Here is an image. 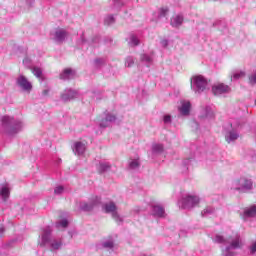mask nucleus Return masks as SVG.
<instances>
[{"label": "nucleus", "mask_w": 256, "mask_h": 256, "mask_svg": "<svg viewBox=\"0 0 256 256\" xmlns=\"http://www.w3.org/2000/svg\"><path fill=\"white\" fill-rule=\"evenodd\" d=\"M103 211H105V213H110V215H112V219H114V221L118 224L121 225V223H123V217H121V215H119V212H117V205L115 204V202L110 201L108 203H105L102 206Z\"/></svg>", "instance_id": "nucleus-8"}, {"label": "nucleus", "mask_w": 256, "mask_h": 256, "mask_svg": "<svg viewBox=\"0 0 256 256\" xmlns=\"http://www.w3.org/2000/svg\"><path fill=\"white\" fill-rule=\"evenodd\" d=\"M115 23V17L113 15H108L104 18V25H113Z\"/></svg>", "instance_id": "nucleus-32"}, {"label": "nucleus", "mask_w": 256, "mask_h": 256, "mask_svg": "<svg viewBox=\"0 0 256 256\" xmlns=\"http://www.w3.org/2000/svg\"><path fill=\"white\" fill-rule=\"evenodd\" d=\"M232 189L234 191H251L253 189V180L242 177L232 183Z\"/></svg>", "instance_id": "nucleus-7"}, {"label": "nucleus", "mask_w": 256, "mask_h": 256, "mask_svg": "<svg viewBox=\"0 0 256 256\" xmlns=\"http://www.w3.org/2000/svg\"><path fill=\"white\" fill-rule=\"evenodd\" d=\"M31 57L29 56H26L24 59H23V65L25 67H31Z\"/></svg>", "instance_id": "nucleus-39"}, {"label": "nucleus", "mask_w": 256, "mask_h": 256, "mask_svg": "<svg viewBox=\"0 0 256 256\" xmlns=\"http://www.w3.org/2000/svg\"><path fill=\"white\" fill-rule=\"evenodd\" d=\"M16 85L23 93H31L33 91V84L23 74L16 78Z\"/></svg>", "instance_id": "nucleus-9"}, {"label": "nucleus", "mask_w": 256, "mask_h": 256, "mask_svg": "<svg viewBox=\"0 0 256 256\" xmlns=\"http://www.w3.org/2000/svg\"><path fill=\"white\" fill-rule=\"evenodd\" d=\"M160 45L161 47H163L164 49H167V47H169V40L167 38H162L160 40Z\"/></svg>", "instance_id": "nucleus-38"}, {"label": "nucleus", "mask_w": 256, "mask_h": 256, "mask_svg": "<svg viewBox=\"0 0 256 256\" xmlns=\"http://www.w3.org/2000/svg\"><path fill=\"white\" fill-rule=\"evenodd\" d=\"M184 18L181 14L174 15L170 20L172 27H181L183 25Z\"/></svg>", "instance_id": "nucleus-21"}, {"label": "nucleus", "mask_w": 256, "mask_h": 256, "mask_svg": "<svg viewBox=\"0 0 256 256\" xmlns=\"http://www.w3.org/2000/svg\"><path fill=\"white\" fill-rule=\"evenodd\" d=\"M139 158H134L129 160V168L130 169H139Z\"/></svg>", "instance_id": "nucleus-29"}, {"label": "nucleus", "mask_w": 256, "mask_h": 256, "mask_svg": "<svg viewBox=\"0 0 256 256\" xmlns=\"http://www.w3.org/2000/svg\"><path fill=\"white\" fill-rule=\"evenodd\" d=\"M140 61L141 63H143L144 65H146V67H151V65H153V53L147 54H141L140 55Z\"/></svg>", "instance_id": "nucleus-20"}, {"label": "nucleus", "mask_w": 256, "mask_h": 256, "mask_svg": "<svg viewBox=\"0 0 256 256\" xmlns=\"http://www.w3.org/2000/svg\"><path fill=\"white\" fill-rule=\"evenodd\" d=\"M152 215L153 217H165V208L159 204L154 205L152 207Z\"/></svg>", "instance_id": "nucleus-22"}, {"label": "nucleus", "mask_w": 256, "mask_h": 256, "mask_svg": "<svg viewBox=\"0 0 256 256\" xmlns=\"http://www.w3.org/2000/svg\"><path fill=\"white\" fill-rule=\"evenodd\" d=\"M239 216L243 221L256 217V204L244 208L239 212Z\"/></svg>", "instance_id": "nucleus-13"}, {"label": "nucleus", "mask_w": 256, "mask_h": 256, "mask_svg": "<svg viewBox=\"0 0 256 256\" xmlns=\"http://www.w3.org/2000/svg\"><path fill=\"white\" fill-rule=\"evenodd\" d=\"M152 155L157 156L161 155L165 151V147L161 143L152 144Z\"/></svg>", "instance_id": "nucleus-25"}, {"label": "nucleus", "mask_w": 256, "mask_h": 256, "mask_svg": "<svg viewBox=\"0 0 256 256\" xmlns=\"http://www.w3.org/2000/svg\"><path fill=\"white\" fill-rule=\"evenodd\" d=\"M239 127H241L239 120H231L230 123L225 125V139L227 143H233V141L239 139Z\"/></svg>", "instance_id": "nucleus-4"}, {"label": "nucleus", "mask_w": 256, "mask_h": 256, "mask_svg": "<svg viewBox=\"0 0 256 256\" xmlns=\"http://www.w3.org/2000/svg\"><path fill=\"white\" fill-rule=\"evenodd\" d=\"M1 127L7 133V135H17L20 131H23L25 124L20 119H15L11 116H2Z\"/></svg>", "instance_id": "nucleus-3"}, {"label": "nucleus", "mask_w": 256, "mask_h": 256, "mask_svg": "<svg viewBox=\"0 0 256 256\" xmlns=\"http://www.w3.org/2000/svg\"><path fill=\"white\" fill-rule=\"evenodd\" d=\"M72 151L74 155L81 157V155H84L85 151H87V144L83 141H76L72 145Z\"/></svg>", "instance_id": "nucleus-14"}, {"label": "nucleus", "mask_w": 256, "mask_h": 256, "mask_svg": "<svg viewBox=\"0 0 256 256\" xmlns=\"http://www.w3.org/2000/svg\"><path fill=\"white\" fill-rule=\"evenodd\" d=\"M51 227L46 226L41 229L40 235L38 237V245L40 247H47L49 245L50 251L55 253V251H59L61 247H63V240L60 238H51Z\"/></svg>", "instance_id": "nucleus-1"}, {"label": "nucleus", "mask_w": 256, "mask_h": 256, "mask_svg": "<svg viewBox=\"0 0 256 256\" xmlns=\"http://www.w3.org/2000/svg\"><path fill=\"white\" fill-rule=\"evenodd\" d=\"M115 7H123V1L122 0H113Z\"/></svg>", "instance_id": "nucleus-44"}, {"label": "nucleus", "mask_w": 256, "mask_h": 256, "mask_svg": "<svg viewBox=\"0 0 256 256\" xmlns=\"http://www.w3.org/2000/svg\"><path fill=\"white\" fill-rule=\"evenodd\" d=\"M191 127H192V129L197 131L199 129V123H197V121H192Z\"/></svg>", "instance_id": "nucleus-43"}, {"label": "nucleus", "mask_w": 256, "mask_h": 256, "mask_svg": "<svg viewBox=\"0 0 256 256\" xmlns=\"http://www.w3.org/2000/svg\"><path fill=\"white\" fill-rule=\"evenodd\" d=\"M3 233H5V229L3 227L0 228V237H3Z\"/></svg>", "instance_id": "nucleus-46"}, {"label": "nucleus", "mask_w": 256, "mask_h": 256, "mask_svg": "<svg viewBox=\"0 0 256 256\" xmlns=\"http://www.w3.org/2000/svg\"><path fill=\"white\" fill-rule=\"evenodd\" d=\"M32 73L33 75H35V77H37L38 79L41 78V75H43V71L41 70V68L39 67H34L32 69Z\"/></svg>", "instance_id": "nucleus-33"}, {"label": "nucleus", "mask_w": 256, "mask_h": 256, "mask_svg": "<svg viewBox=\"0 0 256 256\" xmlns=\"http://www.w3.org/2000/svg\"><path fill=\"white\" fill-rule=\"evenodd\" d=\"M179 114L182 117H188V115L191 113V102L183 100L180 102V105L178 106Z\"/></svg>", "instance_id": "nucleus-15"}, {"label": "nucleus", "mask_w": 256, "mask_h": 256, "mask_svg": "<svg viewBox=\"0 0 256 256\" xmlns=\"http://www.w3.org/2000/svg\"><path fill=\"white\" fill-rule=\"evenodd\" d=\"M75 78V70L72 69H65L61 74H60V79H63V81H67L69 79H74Z\"/></svg>", "instance_id": "nucleus-23"}, {"label": "nucleus", "mask_w": 256, "mask_h": 256, "mask_svg": "<svg viewBox=\"0 0 256 256\" xmlns=\"http://www.w3.org/2000/svg\"><path fill=\"white\" fill-rule=\"evenodd\" d=\"M115 121H117V116L111 112H108L105 115V118L101 120L100 127H109V125H111V123H115Z\"/></svg>", "instance_id": "nucleus-19"}, {"label": "nucleus", "mask_w": 256, "mask_h": 256, "mask_svg": "<svg viewBox=\"0 0 256 256\" xmlns=\"http://www.w3.org/2000/svg\"><path fill=\"white\" fill-rule=\"evenodd\" d=\"M11 191L9 190V186L7 185H1L0 186V199L2 201H7L9 199Z\"/></svg>", "instance_id": "nucleus-24"}, {"label": "nucleus", "mask_w": 256, "mask_h": 256, "mask_svg": "<svg viewBox=\"0 0 256 256\" xmlns=\"http://www.w3.org/2000/svg\"><path fill=\"white\" fill-rule=\"evenodd\" d=\"M115 247L113 237H108L97 244V249H107L111 251Z\"/></svg>", "instance_id": "nucleus-16"}, {"label": "nucleus", "mask_w": 256, "mask_h": 256, "mask_svg": "<svg viewBox=\"0 0 256 256\" xmlns=\"http://www.w3.org/2000/svg\"><path fill=\"white\" fill-rule=\"evenodd\" d=\"M95 67H103L105 65V59L103 58H97L94 60Z\"/></svg>", "instance_id": "nucleus-37"}, {"label": "nucleus", "mask_w": 256, "mask_h": 256, "mask_svg": "<svg viewBox=\"0 0 256 256\" xmlns=\"http://www.w3.org/2000/svg\"><path fill=\"white\" fill-rule=\"evenodd\" d=\"M213 108L211 106H202L200 109V119H213L214 117Z\"/></svg>", "instance_id": "nucleus-18"}, {"label": "nucleus", "mask_w": 256, "mask_h": 256, "mask_svg": "<svg viewBox=\"0 0 256 256\" xmlns=\"http://www.w3.org/2000/svg\"><path fill=\"white\" fill-rule=\"evenodd\" d=\"M215 213V208L208 206L202 211V217H209V215H213Z\"/></svg>", "instance_id": "nucleus-30"}, {"label": "nucleus", "mask_w": 256, "mask_h": 256, "mask_svg": "<svg viewBox=\"0 0 256 256\" xmlns=\"http://www.w3.org/2000/svg\"><path fill=\"white\" fill-rule=\"evenodd\" d=\"M200 202L201 198H199V196L188 194L178 202V205L180 209H193V207H197Z\"/></svg>", "instance_id": "nucleus-6"}, {"label": "nucleus", "mask_w": 256, "mask_h": 256, "mask_svg": "<svg viewBox=\"0 0 256 256\" xmlns=\"http://www.w3.org/2000/svg\"><path fill=\"white\" fill-rule=\"evenodd\" d=\"M190 85L192 91H194L196 95H200V93H203V91L207 89V79L202 75L193 76L190 80Z\"/></svg>", "instance_id": "nucleus-5"}, {"label": "nucleus", "mask_w": 256, "mask_h": 256, "mask_svg": "<svg viewBox=\"0 0 256 256\" xmlns=\"http://www.w3.org/2000/svg\"><path fill=\"white\" fill-rule=\"evenodd\" d=\"M53 39L56 43H63L67 39V31L62 28H57L53 34Z\"/></svg>", "instance_id": "nucleus-17"}, {"label": "nucleus", "mask_w": 256, "mask_h": 256, "mask_svg": "<svg viewBox=\"0 0 256 256\" xmlns=\"http://www.w3.org/2000/svg\"><path fill=\"white\" fill-rule=\"evenodd\" d=\"M42 95H43L44 97H47V95H49V89L43 90V91H42Z\"/></svg>", "instance_id": "nucleus-45"}, {"label": "nucleus", "mask_w": 256, "mask_h": 256, "mask_svg": "<svg viewBox=\"0 0 256 256\" xmlns=\"http://www.w3.org/2000/svg\"><path fill=\"white\" fill-rule=\"evenodd\" d=\"M241 77H245V72L241 70H236L231 74V81H237V79H241Z\"/></svg>", "instance_id": "nucleus-28"}, {"label": "nucleus", "mask_w": 256, "mask_h": 256, "mask_svg": "<svg viewBox=\"0 0 256 256\" xmlns=\"http://www.w3.org/2000/svg\"><path fill=\"white\" fill-rule=\"evenodd\" d=\"M212 93L216 97H221V95H227L228 93H231V87L223 83L214 84L212 86Z\"/></svg>", "instance_id": "nucleus-11"}, {"label": "nucleus", "mask_w": 256, "mask_h": 256, "mask_svg": "<svg viewBox=\"0 0 256 256\" xmlns=\"http://www.w3.org/2000/svg\"><path fill=\"white\" fill-rule=\"evenodd\" d=\"M101 205V198L98 196H92L88 202H81L79 207L81 211H92L95 207Z\"/></svg>", "instance_id": "nucleus-10"}, {"label": "nucleus", "mask_w": 256, "mask_h": 256, "mask_svg": "<svg viewBox=\"0 0 256 256\" xmlns=\"http://www.w3.org/2000/svg\"><path fill=\"white\" fill-rule=\"evenodd\" d=\"M249 81L252 85L256 83V71L249 77Z\"/></svg>", "instance_id": "nucleus-42"}, {"label": "nucleus", "mask_w": 256, "mask_h": 256, "mask_svg": "<svg viewBox=\"0 0 256 256\" xmlns=\"http://www.w3.org/2000/svg\"><path fill=\"white\" fill-rule=\"evenodd\" d=\"M127 41L130 47H137V45L141 43V41L139 40V37L135 34H130Z\"/></svg>", "instance_id": "nucleus-26"}, {"label": "nucleus", "mask_w": 256, "mask_h": 256, "mask_svg": "<svg viewBox=\"0 0 256 256\" xmlns=\"http://www.w3.org/2000/svg\"><path fill=\"white\" fill-rule=\"evenodd\" d=\"M68 225H69V221H67V219H62L56 223L57 229H66Z\"/></svg>", "instance_id": "nucleus-31"}, {"label": "nucleus", "mask_w": 256, "mask_h": 256, "mask_svg": "<svg viewBox=\"0 0 256 256\" xmlns=\"http://www.w3.org/2000/svg\"><path fill=\"white\" fill-rule=\"evenodd\" d=\"M214 243H220L221 245H227L230 243L229 246L222 250V256H235V253L231 250L241 249V247H243V241H241V236H239V234H235L233 238H225L224 236L216 235Z\"/></svg>", "instance_id": "nucleus-2"}, {"label": "nucleus", "mask_w": 256, "mask_h": 256, "mask_svg": "<svg viewBox=\"0 0 256 256\" xmlns=\"http://www.w3.org/2000/svg\"><path fill=\"white\" fill-rule=\"evenodd\" d=\"M77 97H79V91L71 88L65 89L60 95V99L64 101V103H69V101H73V99H77Z\"/></svg>", "instance_id": "nucleus-12"}, {"label": "nucleus", "mask_w": 256, "mask_h": 256, "mask_svg": "<svg viewBox=\"0 0 256 256\" xmlns=\"http://www.w3.org/2000/svg\"><path fill=\"white\" fill-rule=\"evenodd\" d=\"M191 163H193V160H191V159H186V160H184V162H183V165H184L183 173H187V171L189 170V166L191 165Z\"/></svg>", "instance_id": "nucleus-35"}, {"label": "nucleus", "mask_w": 256, "mask_h": 256, "mask_svg": "<svg viewBox=\"0 0 256 256\" xmlns=\"http://www.w3.org/2000/svg\"><path fill=\"white\" fill-rule=\"evenodd\" d=\"M168 13H169L168 7H162L159 9V17H166Z\"/></svg>", "instance_id": "nucleus-36"}, {"label": "nucleus", "mask_w": 256, "mask_h": 256, "mask_svg": "<svg viewBox=\"0 0 256 256\" xmlns=\"http://www.w3.org/2000/svg\"><path fill=\"white\" fill-rule=\"evenodd\" d=\"M133 65H135V60L133 57L128 56L125 60V67H133Z\"/></svg>", "instance_id": "nucleus-34"}, {"label": "nucleus", "mask_w": 256, "mask_h": 256, "mask_svg": "<svg viewBox=\"0 0 256 256\" xmlns=\"http://www.w3.org/2000/svg\"><path fill=\"white\" fill-rule=\"evenodd\" d=\"M97 169L99 173H105V171H109V169H111V164L108 162H100Z\"/></svg>", "instance_id": "nucleus-27"}, {"label": "nucleus", "mask_w": 256, "mask_h": 256, "mask_svg": "<svg viewBox=\"0 0 256 256\" xmlns=\"http://www.w3.org/2000/svg\"><path fill=\"white\" fill-rule=\"evenodd\" d=\"M163 121H164L165 125H171V123H172L171 115H164Z\"/></svg>", "instance_id": "nucleus-41"}, {"label": "nucleus", "mask_w": 256, "mask_h": 256, "mask_svg": "<svg viewBox=\"0 0 256 256\" xmlns=\"http://www.w3.org/2000/svg\"><path fill=\"white\" fill-rule=\"evenodd\" d=\"M63 191H65V188L63 186H57L54 189L55 195H61L63 193Z\"/></svg>", "instance_id": "nucleus-40"}]
</instances>
